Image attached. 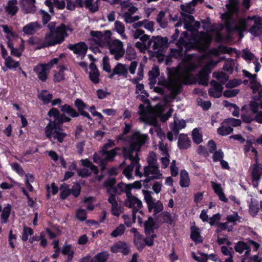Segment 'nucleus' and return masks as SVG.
I'll return each mask as SVG.
<instances>
[{
	"label": "nucleus",
	"instance_id": "1",
	"mask_svg": "<svg viewBox=\"0 0 262 262\" xmlns=\"http://www.w3.org/2000/svg\"><path fill=\"white\" fill-rule=\"evenodd\" d=\"M146 134H141L139 132L134 133L129 141V145L123 148V152L125 159H128L131 163L123 170V173L128 179H132L133 171L135 169V175L141 177L142 174L140 171L141 165L139 163L138 152L140 148L148 140Z\"/></svg>",
	"mask_w": 262,
	"mask_h": 262
},
{
	"label": "nucleus",
	"instance_id": "2",
	"mask_svg": "<svg viewBox=\"0 0 262 262\" xmlns=\"http://www.w3.org/2000/svg\"><path fill=\"white\" fill-rule=\"evenodd\" d=\"M225 26L228 32H237L240 39L244 37L243 32L249 27H251L250 32L253 35L257 36L260 35L262 33V18L253 16L235 20L231 16L228 15Z\"/></svg>",
	"mask_w": 262,
	"mask_h": 262
},
{
	"label": "nucleus",
	"instance_id": "3",
	"mask_svg": "<svg viewBox=\"0 0 262 262\" xmlns=\"http://www.w3.org/2000/svg\"><path fill=\"white\" fill-rule=\"evenodd\" d=\"M194 68V65L188 64L183 71L179 69L174 74L170 76L168 85L171 91V95L169 98L168 97L166 98V101L171 102L174 100L176 96L180 93L182 84L188 83L190 72Z\"/></svg>",
	"mask_w": 262,
	"mask_h": 262
},
{
	"label": "nucleus",
	"instance_id": "4",
	"mask_svg": "<svg viewBox=\"0 0 262 262\" xmlns=\"http://www.w3.org/2000/svg\"><path fill=\"white\" fill-rule=\"evenodd\" d=\"M139 110L140 119L146 124L156 126L157 124L158 118H159L162 122H165L169 118L165 114H162L163 107L160 105H156L153 112L146 111L143 104L139 105Z\"/></svg>",
	"mask_w": 262,
	"mask_h": 262
},
{
	"label": "nucleus",
	"instance_id": "5",
	"mask_svg": "<svg viewBox=\"0 0 262 262\" xmlns=\"http://www.w3.org/2000/svg\"><path fill=\"white\" fill-rule=\"evenodd\" d=\"M68 31H73V29L69 25H66L63 24L60 25L57 27L56 32L49 33L46 35L44 46L50 47L61 43L68 36Z\"/></svg>",
	"mask_w": 262,
	"mask_h": 262
},
{
	"label": "nucleus",
	"instance_id": "6",
	"mask_svg": "<svg viewBox=\"0 0 262 262\" xmlns=\"http://www.w3.org/2000/svg\"><path fill=\"white\" fill-rule=\"evenodd\" d=\"M45 131L47 138L54 144L62 143L67 136V133L63 131L56 121H52L51 119L46 126Z\"/></svg>",
	"mask_w": 262,
	"mask_h": 262
},
{
	"label": "nucleus",
	"instance_id": "7",
	"mask_svg": "<svg viewBox=\"0 0 262 262\" xmlns=\"http://www.w3.org/2000/svg\"><path fill=\"white\" fill-rule=\"evenodd\" d=\"M194 6L193 4H191V2L186 5H181V15L182 16V20L184 23V29L192 32L193 35H195L196 31L193 26L194 18L191 14L193 13L194 10Z\"/></svg>",
	"mask_w": 262,
	"mask_h": 262
},
{
	"label": "nucleus",
	"instance_id": "8",
	"mask_svg": "<svg viewBox=\"0 0 262 262\" xmlns=\"http://www.w3.org/2000/svg\"><path fill=\"white\" fill-rule=\"evenodd\" d=\"M249 106L250 112L241 114L243 121L246 123H250L254 120L258 123H262V102L258 104L255 102H252Z\"/></svg>",
	"mask_w": 262,
	"mask_h": 262
},
{
	"label": "nucleus",
	"instance_id": "9",
	"mask_svg": "<svg viewBox=\"0 0 262 262\" xmlns=\"http://www.w3.org/2000/svg\"><path fill=\"white\" fill-rule=\"evenodd\" d=\"M125 205L126 207L133 209V219L135 220L136 217H138L139 222H141V217L138 215H137V213L142 214L143 211L141 210L142 207V201L138 199L137 197L133 195L132 193H130L126 196V199L125 201Z\"/></svg>",
	"mask_w": 262,
	"mask_h": 262
},
{
	"label": "nucleus",
	"instance_id": "10",
	"mask_svg": "<svg viewBox=\"0 0 262 262\" xmlns=\"http://www.w3.org/2000/svg\"><path fill=\"white\" fill-rule=\"evenodd\" d=\"M91 35L93 37L92 40L98 46H108L111 42V32L108 30L105 31L104 33L92 31L91 32Z\"/></svg>",
	"mask_w": 262,
	"mask_h": 262
},
{
	"label": "nucleus",
	"instance_id": "11",
	"mask_svg": "<svg viewBox=\"0 0 262 262\" xmlns=\"http://www.w3.org/2000/svg\"><path fill=\"white\" fill-rule=\"evenodd\" d=\"M219 61V60L214 61L212 60H210L205 64L204 68L198 75V78L199 79L200 84L204 85H207L208 84L209 74L217 65Z\"/></svg>",
	"mask_w": 262,
	"mask_h": 262
},
{
	"label": "nucleus",
	"instance_id": "12",
	"mask_svg": "<svg viewBox=\"0 0 262 262\" xmlns=\"http://www.w3.org/2000/svg\"><path fill=\"white\" fill-rule=\"evenodd\" d=\"M108 49L111 55L116 60H119L123 56L125 53L123 43L118 39H115L108 45Z\"/></svg>",
	"mask_w": 262,
	"mask_h": 262
},
{
	"label": "nucleus",
	"instance_id": "13",
	"mask_svg": "<svg viewBox=\"0 0 262 262\" xmlns=\"http://www.w3.org/2000/svg\"><path fill=\"white\" fill-rule=\"evenodd\" d=\"M144 176L146 177L145 181L148 182L154 179H160L163 175L161 173L158 165H147L144 169Z\"/></svg>",
	"mask_w": 262,
	"mask_h": 262
},
{
	"label": "nucleus",
	"instance_id": "14",
	"mask_svg": "<svg viewBox=\"0 0 262 262\" xmlns=\"http://www.w3.org/2000/svg\"><path fill=\"white\" fill-rule=\"evenodd\" d=\"M114 145V142L112 140H109L108 142L104 145L102 149L101 153L106 160L113 161L115 157L117 154V151L120 149L118 147H116L111 150L109 149V148L113 147Z\"/></svg>",
	"mask_w": 262,
	"mask_h": 262
},
{
	"label": "nucleus",
	"instance_id": "15",
	"mask_svg": "<svg viewBox=\"0 0 262 262\" xmlns=\"http://www.w3.org/2000/svg\"><path fill=\"white\" fill-rule=\"evenodd\" d=\"M67 48L70 50L73 51L78 57L80 58L81 59L84 58L88 50V47L83 42L69 44Z\"/></svg>",
	"mask_w": 262,
	"mask_h": 262
},
{
	"label": "nucleus",
	"instance_id": "16",
	"mask_svg": "<svg viewBox=\"0 0 262 262\" xmlns=\"http://www.w3.org/2000/svg\"><path fill=\"white\" fill-rule=\"evenodd\" d=\"M82 163L83 168L78 170L77 173L79 176L85 177H88L91 174L92 172L95 174H97L98 172V169L97 167L94 166L91 162H90L88 159H85L82 161Z\"/></svg>",
	"mask_w": 262,
	"mask_h": 262
},
{
	"label": "nucleus",
	"instance_id": "17",
	"mask_svg": "<svg viewBox=\"0 0 262 262\" xmlns=\"http://www.w3.org/2000/svg\"><path fill=\"white\" fill-rule=\"evenodd\" d=\"M132 187L128 184L120 183L115 187H111L108 189L110 195H120L123 192L125 193L126 196L131 193Z\"/></svg>",
	"mask_w": 262,
	"mask_h": 262
},
{
	"label": "nucleus",
	"instance_id": "18",
	"mask_svg": "<svg viewBox=\"0 0 262 262\" xmlns=\"http://www.w3.org/2000/svg\"><path fill=\"white\" fill-rule=\"evenodd\" d=\"M261 173H262V166L258 164L257 160L252 168L251 176L252 179L253 185L254 187H257L261 178Z\"/></svg>",
	"mask_w": 262,
	"mask_h": 262
},
{
	"label": "nucleus",
	"instance_id": "19",
	"mask_svg": "<svg viewBox=\"0 0 262 262\" xmlns=\"http://www.w3.org/2000/svg\"><path fill=\"white\" fill-rule=\"evenodd\" d=\"M50 70L46 63L38 64L33 69V71L37 75L38 78L42 81L46 80Z\"/></svg>",
	"mask_w": 262,
	"mask_h": 262
},
{
	"label": "nucleus",
	"instance_id": "20",
	"mask_svg": "<svg viewBox=\"0 0 262 262\" xmlns=\"http://www.w3.org/2000/svg\"><path fill=\"white\" fill-rule=\"evenodd\" d=\"M166 42L163 38L160 36H152L151 39L147 42L148 47L154 51H159L165 46Z\"/></svg>",
	"mask_w": 262,
	"mask_h": 262
},
{
	"label": "nucleus",
	"instance_id": "21",
	"mask_svg": "<svg viewBox=\"0 0 262 262\" xmlns=\"http://www.w3.org/2000/svg\"><path fill=\"white\" fill-rule=\"evenodd\" d=\"M107 201L112 205V213L116 216H119L123 211V209L117 200L115 195H109Z\"/></svg>",
	"mask_w": 262,
	"mask_h": 262
},
{
	"label": "nucleus",
	"instance_id": "22",
	"mask_svg": "<svg viewBox=\"0 0 262 262\" xmlns=\"http://www.w3.org/2000/svg\"><path fill=\"white\" fill-rule=\"evenodd\" d=\"M211 38L204 33L201 32L197 35L195 42L202 50H206L209 47Z\"/></svg>",
	"mask_w": 262,
	"mask_h": 262
},
{
	"label": "nucleus",
	"instance_id": "23",
	"mask_svg": "<svg viewBox=\"0 0 262 262\" xmlns=\"http://www.w3.org/2000/svg\"><path fill=\"white\" fill-rule=\"evenodd\" d=\"M35 0H20V6L25 13H33L36 11Z\"/></svg>",
	"mask_w": 262,
	"mask_h": 262
},
{
	"label": "nucleus",
	"instance_id": "24",
	"mask_svg": "<svg viewBox=\"0 0 262 262\" xmlns=\"http://www.w3.org/2000/svg\"><path fill=\"white\" fill-rule=\"evenodd\" d=\"M115 75L124 78L127 77L128 75V68L126 66L121 63H118L113 69V72L109 76V77L112 78Z\"/></svg>",
	"mask_w": 262,
	"mask_h": 262
},
{
	"label": "nucleus",
	"instance_id": "25",
	"mask_svg": "<svg viewBox=\"0 0 262 262\" xmlns=\"http://www.w3.org/2000/svg\"><path fill=\"white\" fill-rule=\"evenodd\" d=\"M210 83L212 88L209 90V95L215 98L221 97L223 90L222 85L215 80H212Z\"/></svg>",
	"mask_w": 262,
	"mask_h": 262
},
{
	"label": "nucleus",
	"instance_id": "26",
	"mask_svg": "<svg viewBox=\"0 0 262 262\" xmlns=\"http://www.w3.org/2000/svg\"><path fill=\"white\" fill-rule=\"evenodd\" d=\"M111 251L114 253L121 252L124 255H127L129 253V248L126 243L119 242L111 247Z\"/></svg>",
	"mask_w": 262,
	"mask_h": 262
},
{
	"label": "nucleus",
	"instance_id": "27",
	"mask_svg": "<svg viewBox=\"0 0 262 262\" xmlns=\"http://www.w3.org/2000/svg\"><path fill=\"white\" fill-rule=\"evenodd\" d=\"M45 5L49 8V11L51 13H54L53 7H55L58 9L62 10L64 9L66 6L64 0H46Z\"/></svg>",
	"mask_w": 262,
	"mask_h": 262
},
{
	"label": "nucleus",
	"instance_id": "28",
	"mask_svg": "<svg viewBox=\"0 0 262 262\" xmlns=\"http://www.w3.org/2000/svg\"><path fill=\"white\" fill-rule=\"evenodd\" d=\"M243 73L244 76L249 79L251 89L254 91L257 90L260 86V84L256 81L257 75L252 74L245 70H243Z\"/></svg>",
	"mask_w": 262,
	"mask_h": 262
},
{
	"label": "nucleus",
	"instance_id": "29",
	"mask_svg": "<svg viewBox=\"0 0 262 262\" xmlns=\"http://www.w3.org/2000/svg\"><path fill=\"white\" fill-rule=\"evenodd\" d=\"M40 25L38 23L31 22L23 27V31L26 35H32L40 29Z\"/></svg>",
	"mask_w": 262,
	"mask_h": 262
},
{
	"label": "nucleus",
	"instance_id": "30",
	"mask_svg": "<svg viewBox=\"0 0 262 262\" xmlns=\"http://www.w3.org/2000/svg\"><path fill=\"white\" fill-rule=\"evenodd\" d=\"M90 72L89 77L94 83H98L99 82V73L96 65L94 63H91L89 66Z\"/></svg>",
	"mask_w": 262,
	"mask_h": 262
},
{
	"label": "nucleus",
	"instance_id": "31",
	"mask_svg": "<svg viewBox=\"0 0 262 262\" xmlns=\"http://www.w3.org/2000/svg\"><path fill=\"white\" fill-rule=\"evenodd\" d=\"M211 184L214 192L217 195L220 200L225 203L227 202L228 199L225 195L221 185L213 181L211 182Z\"/></svg>",
	"mask_w": 262,
	"mask_h": 262
},
{
	"label": "nucleus",
	"instance_id": "32",
	"mask_svg": "<svg viewBox=\"0 0 262 262\" xmlns=\"http://www.w3.org/2000/svg\"><path fill=\"white\" fill-rule=\"evenodd\" d=\"M191 141L186 135L181 134L178 138V145L181 149H185L190 146Z\"/></svg>",
	"mask_w": 262,
	"mask_h": 262
},
{
	"label": "nucleus",
	"instance_id": "33",
	"mask_svg": "<svg viewBox=\"0 0 262 262\" xmlns=\"http://www.w3.org/2000/svg\"><path fill=\"white\" fill-rule=\"evenodd\" d=\"M18 10L17 0H10L6 7V12L11 16L15 15Z\"/></svg>",
	"mask_w": 262,
	"mask_h": 262
},
{
	"label": "nucleus",
	"instance_id": "34",
	"mask_svg": "<svg viewBox=\"0 0 262 262\" xmlns=\"http://www.w3.org/2000/svg\"><path fill=\"white\" fill-rule=\"evenodd\" d=\"M186 126L185 121L174 118V122L170 125V128L174 133L177 135L180 130L185 128Z\"/></svg>",
	"mask_w": 262,
	"mask_h": 262
},
{
	"label": "nucleus",
	"instance_id": "35",
	"mask_svg": "<svg viewBox=\"0 0 262 262\" xmlns=\"http://www.w3.org/2000/svg\"><path fill=\"white\" fill-rule=\"evenodd\" d=\"M60 110L64 114H67L72 118H76L79 116V114L70 105L65 104L60 106Z\"/></svg>",
	"mask_w": 262,
	"mask_h": 262
},
{
	"label": "nucleus",
	"instance_id": "36",
	"mask_svg": "<svg viewBox=\"0 0 262 262\" xmlns=\"http://www.w3.org/2000/svg\"><path fill=\"white\" fill-rule=\"evenodd\" d=\"M234 248L235 250L239 253H242L244 251L246 250L245 255L246 256H248L250 252L249 246L246 243L242 241L237 242Z\"/></svg>",
	"mask_w": 262,
	"mask_h": 262
},
{
	"label": "nucleus",
	"instance_id": "37",
	"mask_svg": "<svg viewBox=\"0 0 262 262\" xmlns=\"http://www.w3.org/2000/svg\"><path fill=\"white\" fill-rule=\"evenodd\" d=\"M233 130V128L224 120L222 123L221 127L217 129V133L222 136H226L232 133Z\"/></svg>",
	"mask_w": 262,
	"mask_h": 262
},
{
	"label": "nucleus",
	"instance_id": "38",
	"mask_svg": "<svg viewBox=\"0 0 262 262\" xmlns=\"http://www.w3.org/2000/svg\"><path fill=\"white\" fill-rule=\"evenodd\" d=\"M133 36L134 39H140L142 41H148L149 39V36L145 34L144 30L141 29H136L132 31Z\"/></svg>",
	"mask_w": 262,
	"mask_h": 262
},
{
	"label": "nucleus",
	"instance_id": "39",
	"mask_svg": "<svg viewBox=\"0 0 262 262\" xmlns=\"http://www.w3.org/2000/svg\"><path fill=\"white\" fill-rule=\"evenodd\" d=\"M109 256V253L106 251H103L96 254L90 262H106Z\"/></svg>",
	"mask_w": 262,
	"mask_h": 262
},
{
	"label": "nucleus",
	"instance_id": "40",
	"mask_svg": "<svg viewBox=\"0 0 262 262\" xmlns=\"http://www.w3.org/2000/svg\"><path fill=\"white\" fill-rule=\"evenodd\" d=\"M63 255L67 256V262H71L74 255V251L70 245H64L61 250Z\"/></svg>",
	"mask_w": 262,
	"mask_h": 262
},
{
	"label": "nucleus",
	"instance_id": "41",
	"mask_svg": "<svg viewBox=\"0 0 262 262\" xmlns=\"http://www.w3.org/2000/svg\"><path fill=\"white\" fill-rule=\"evenodd\" d=\"M38 98L41 100L43 103L48 104L51 102L52 99V94L47 90L41 91L38 95Z\"/></svg>",
	"mask_w": 262,
	"mask_h": 262
},
{
	"label": "nucleus",
	"instance_id": "42",
	"mask_svg": "<svg viewBox=\"0 0 262 262\" xmlns=\"http://www.w3.org/2000/svg\"><path fill=\"white\" fill-rule=\"evenodd\" d=\"M156 20L162 28H165L167 27L168 19L165 17V12L164 11H161L159 13Z\"/></svg>",
	"mask_w": 262,
	"mask_h": 262
},
{
	"label": "nucleus",
	"instance_id": "43",
	"mask_svg": "<svg viewBox=\"0 0 262 262\" xmlns=\"http://www.w3.org/2000/svg\"><path fill=\"white\" fill-rule=\"evenodd\" d=\"M190 184V179L188 172L185 170H181L180 172V184L182 187H188Z\"/></svg>",
	"mask_w": 262,
	"mask_h": 262
},
{
	"label": "nucleus",
	"instance_id": "44",
	"mask_svg": "<svg viewBox=\"0 0 262 262\" xmlns=\"http://www.w3.org/2000/svg\"><path fill=\"white\" fill-rule=\"evenodd\" d=\"M145 232L148 235L154 232L155 229V223L152 217H149L148 220L144 223Z\"/></svg>",
	"mask_w": 262,
	"mask_h": 262
},
{
	"label": "nucleus",
	"instance_id": "45",
	"mask_svg": "<svg viewBox=\"0 0 262 262\" xmlns=\"http://www.w3.org/2000/svg\"><path fill=\"white\" fill-rule=\"evenodd\" d=\"M190 237L195 243H201L203 242V238L200 235L199 228L196 227L191 228Z\"/></svg>",
	"mask_w": 262,
	"mask_h": 262
},
{
	"label": "nucleus",
	"instance_id": "46",
	"mask_svg": "<svg viewBox=\"0 0 262 262\" xmlns=\"http://www.w3.org/2000/svg\"><path fill=\"white\" fill-rule=\"evenodd\" d=\"M122 17L126 24L134 23L140 19L139 16H133L129 12H124Z\"/></svg>",
	"mask_w": 262,
	"mask_h": 262
},
{
	"label": "nucleus",
	"instance_id": "47",
	"mask_svg": "<svg viewBox=\"0 0 262 262\" xmlns=\"http://www.w3.org/2000/svg\"><path fill=\"white\" fill-rule=\"evenodd\" d=\"M85 7L92 12H95L98 10L97 1L93 0H85L84 2Z\"/></svg>",
	"mask_w": 262,
	"mask_h": 262
},
{
	"label": "nucleus",
	"instance_id": "48",
	"mask_svg": "<svg viewBox=\"0 0 262 262\" xmlns=\"http://www.w3.org/2000/svg\"><path fill=\"white\" fill-rule=\"evenodd\" d=\"M100 154H101L102 158H100L99 155L97 154H95L93 156L94 161L96 163H99L101 166V168L102 170H103L106 163L107 162H108V160H106L105 159V157L102 155L101 153V151L100 152Z\"/></svg>",
	"mask_w": 262,
	"mask_h": 262
},
{
	"label": "nucleus",
	"instance_id": "49",
	"mask_svg": "<svg viewBox=\"0 0 262 262\" xmlns=\"http://www.w3.org/2000/svg\"><path fill=\"white\" fill-rule=\"evenodd\" d=\"M148 209L149 212H151L152 210H154V214L155 215L157 213L161 212L163 209V206L162 203L160 201H157L156 202H154L153 203L152 205L151 206V208H148Z\"/></svg>",
	"mask_w": 262,
	"mask_h": 262
},
{
	"label": "nucleus",
	"instance_id": "50",
	"mask_svg": "<svg viewBox=\"0 0 262 262\" xmlns=\"http://www.w3.org/2000/svg\"><path fill=\"white\" fill-rule=\"evenodd\" d=\"M238 0H230L229 4L227 5L228 11L232 14L238 11Z\"/></svg>",
	"mask_w": 262,
	"mask_h": 262
},
{
	"label": "nucleus",
	"instance_id": "51",
	"mask_svg": "<svg viewBox=\"0 0 262 262\" xmlns=\"http://www.w3.org/2000/svg\"><path fill=\"white\" fill-rule=\"evenodd\" d=\"M5 65L7 68L12 69L18 67L19 63L13 60L10 56H8L5 59Z\"/></svg>",
	"mask_w": 262,
	"mask_h": 262
},
{
	"label": "nucleus",
	"instance_id": "52",
	"mask_svg": "<svg viewBox=\"0 0 262 262\" xmlns=\"http://www.w3.org/2000/svg\"><path fill=\"white\" fill-rule=\"evenodd\" d=\"M134 243L139 250H142L145 247L144 238L140 234H137L134 237Z\"/></svg>",
	"mask_w": 262,
	"mask_h": 262
},
{
	"label": "nucleus",
	"instance_id": "53",
	"mask_svg": "<svg viewBox=\"0 0 262 262\" xmlns=\"http://www.w3.org/2000/svg\"><path fill=\"white\" fill-rule=\"evenodd\" d=\"M142 193L144 195V199L147 204L148 208H151L153 203L155 201L151 196V192L143 190Z\"/></svg>",
	"mask_w": 262,
	"mask_h": 262
},
{
	"label": "nucleus",
	"instance_id": "54",
	"mask_svg": "<svg viewBox=\"0 0 262 262\" xmlns=\"http://www.w3.org/2000/svg\"><path fill=\"white\" fill-rule=\"evenodd\" d=\"M11 207L10 205L7 204L6 207L4 208L1 214V219L3 223H6L8 219L10 216Z\"/></svg>",
	"mask_w": 262,
	"mask_h": 262
},
{
	"label": "nucleus",
	"instance_id": "55",
	"mask_svg": "<svg viewBox=\"0 0 262 262\" xmlns=\"http://www.w3.org/2000/svg\"><path fill=\"white\" fill-rule=\"evenodd\" d=\"M214 78L217 79L221 84H224L228 79V76L223 72H214L213 74Z\"/></svg>",
	"mask_w": 262,
	"mask_h": 262
},
{
	"label": "nucleus",
	"instance_id": "56",
	"mask_svg": "<svg viewBox=\"0 0 262 262\" xmlns=\"http://www.w3.org/2000/svg\"><path fill=\"white\" fill-rule=\"evenodd\" d=\"M115 28L116 31L121 35L123 39H126L127 37L124 34L125 28L124 24L119 21H116L115 23Z\"/></svg>",
	"mask_w": 262,
	"mask_h": 262
},
{
	"label": "nucleus",
	"instance_id": "57",
	"mask_svg": "<svg viewBox=\"0 0 262 262\" xmlns=\"http://www.w3.org/2000/svg\"><path fill=\"white\" fill-rule=\"evenodd\" d=\"M229 49L226 47L221 46L217 48H213L209 51L210 54L215 56H219L220 53H228Z\"/></svg>",
	"mask_w": 262,
	"mask_h": 262
},
{
	"label": "nucleus",
	"instance_id": "58",
	"mask_svg": "<svg viewBox=\"0 0 262 262\" xmlns=\"http://www.w3.org/2000/svg\"><path fill=\"white\" fill-rule=\"evenodd\" d=\"M125 230V227L123 224H120L116 229L113 230L111 233L112 237H116L122 235Z\"/></svg>",
	"mask_w": 262,
	"mask_h": 262
},
{
	"label": "nucleus",
	"instance_id": "59",
	"mask_svg": "<svg viewBox=\"0 0 262 262\" xmlns=\"http://www.w3.org/2000/svg\"><path fill=\"white\" fill-rule=\"evenodd\" d=\"M249 207L250 214L255 216L257 214L259 210L256 202L251 199Z\"/></svg>",
	"mask_w": 262,
	"mask_h": 262
},
{
	"label": "nucleus",
	"instance_id": "60",
	"mask_svg": "<svg viewBox=\"0 0 262 262\" xmlns=\"http://www.w3.org/2000/svg\"><path fill=\"white\" fill-rule=\"evenodd\" d=\"M192 139L194 142L199 144L202 141V136L198 128H194L192 133Z\"/></svg>",
	"mask_w": 262,
	"mask_h": 262
},
{
	"label": "nucleus",
	"instance_id": "61",
	"mask_svg": "<svg viewBox=\"0 0 262 262\" xmlns=\"http://www.w3.org/2000/svg\"><path fill=\"white\" fill-rule=\"evenodd\" d=\"M2 28L3 29V31L5 33L7 34L6 38L7 39H9V37H14L16 38L17 37V35L16 33L13 32L12 31V28L8 27L7 25H2Z\"/></svg>",
	"mask_w": 262,
	"mask_h": 262
},
{
	"label": "nucleus",
	"instance_id": "62",
	"mask_svg": "<svg viewBox=\"0 0 262 262\" xmlns=\"http://www.w3.org/2000/svg\"><path fill=\"white\" fill-rule=\"evenodd\" d=\"M147 161L148 165H158L157 163V156L154 151L149 153Z\"/></svg>",
	"mask_w": 262,
	"mask_h": 262
},
{
	"label": "nucleus",
	"instance_id": "63",
	"mask_svg": "<svg viewBox=\"0 0 262 262\" xmlns=\"http://www.w3.org/2000/svg\"><path fill=\"white\" fill-rule=\"evenodd\" d=\"M227 221L229 223L232 224V226L236 224L237 221H239L241 217L236 212H234L232 214H230L227 216Z\"/></svg>",
	"mask_w": 262,
	"mask_h": 262
},
{
	"label": "nucleus",
	"instance_id": "64",
	"mask_svg": "<svg viewBox=\"0 0 262 262\" xmlns=\"http://www.w3.org/2000/svg\"><path fill=\"white\" fill-rule=\"evenodd\" d=\"M136 53L134 49L131 47H128L126 50L125 58L128 60L135 59Z\"/></svg>",
	"mask_w": 262,
	"mask_h": 262
}]
</instances>
